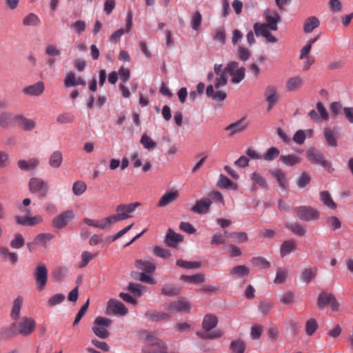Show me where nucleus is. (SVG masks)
Here are the masks:
<instances>
[{"mask_svg":"<svg viewBox=\"0 0 353 353\" xmlns=\"http://www.w3.org/2000/svg\"><path fill=\"white\" fill-rule=\"evenodd\" d=\"M139 205L140 203L139 202L119 205L116 208V214L109 216L111 223L113 224L132 217V214Z\"/></svg>","mask_w":353,"mask_h":353,"instance_id":"obj_1","label":"nucleus"},{"mask_svg":"<svg viewBox=\"0 0 353 353\" xmlns=\"http://www.w3.org/2000/svg\"><path fill=\"white\" fill-rule=\"evenodd\" d=\"M36 327L35 321L30 317H23L20 321L14 322L11 327V332L14 334L26 336L30 335Z\"/></svg>","mask_w":353,"mask_h":353,"instance_id":"obj_2","label":"nucleus"},{"mask_svg":"<svg viewBox=\"0 0 353 353\" xmlns=\"http://www.w3.org/2000/svg\"><path fill=\"white\" fill-rule=\"evenodd\" d=\"M112 323V321L103 316H97L94 321V326L92 330L96 336L101 339H106L109 336L110 332L106 329Z\"/></svg>","mask_w":353,"mask_h":353,"instance_id":"obj_3","label":"nucleus"},{"mask_svg":"<svg viewBox=\"0 0 353 353\" xmlns=\"http://www.w3.org/2000/svg\"><path fill=\"white\" fill-rule=\"evenodd\" d=\"M297 217L305 221L317 220L319 218V212L311 206L303 205L294 209Z\"/></svg>","mask_w":353,"mask_h":353,"instance_id":"obj_4","label":"nucleus"},{"mask_svg":"<svg viewBox=\"0 0 353 353\" xmlns=\"http://www.w3.org/2000/svg\"><path fill=\"white\" fill-rule=\"evenodd\" d=\"M307 159L314 164L321 165L325 169H327L330 172L333 170L330 162L324 159L322 153L314 148H310L306 152Z\"/></svg>","mask_w":353,"mask_h":353,"instance_id":"obj_5","label":"nucleus"},{"mask_svg":"<svg viewBox=\"0 0 353 353\" xmlns=\"http://www.w3.org/2000/svg\"><path fill=\"white\" fill-rule=\"evenodd\" d=\"M28 185L29 190L32 193H37L38 196L41 199H43L46 196L48 186L42 179L38 177L31 178Z\"/></svg>","mask_w":353,"mask_h":353,"instance_id":"obj_6","label":"nucleus"},{"mask_svg":"<svg viewBox=\"0 0 353 353\" xmlns=\"http://www.w3.org/2000/svg\"><path fill=\"white\" fill-rule=\"evenodd\" d=\"M34 278L36 281V287L39 291H42L48 281V270L44 263L39 264L34 272Z\"/></svg>","mask_w":353,"mask_h":353,"instance_id":"obj_7","label":"nucleus"},{"mask_svg":"<svg viewBox=\"0 0 353 353\" xmlns=\"http://www.w3.org/2000/svg\"><path fill=\"white\" fill-rule=\"evenodd\" d=\"M128 312L127 307L121 301L114 299L108 301L106 308L108 314L125 316Z\"/></svg>","mask_w":353,"mask_h":353,"instance_id":"obj_8","label":"nucleus"},{"mask_svg":"<svg viewBox=\"0 0 353 353\" xmlns=\"http://www.w3.org/2000/svg\"><path fill=\"white\" fill-rule=\"evenodd\" d=\"M74 213L73 210H66L55 216L52 219V225L57 229L63 228L74 218Z\"/></svg>","mask_w":353,"mask_h":353,"instance_id":"obj_9","label":"nucleus"},{"mask_svg":"<svg viewBox=\"0 0 353 353\" xmlns=\"http://www.w3.org/2000/svg\"><path fill=\"white\" fill-rule=\"evenodd\" d=\"M145 341L147 345L151 347L149 353H160L163 349L167 352V345L165 343L154 335L148 334Z\"/></svg>","mask_w":353,"mask_h":353,"instance_id":"obj_10","label":"nucleus"},{"mask_svg":"<svg viewBox=\"0 0 353 353\" xmlns=\"http://www.w3.org/2000/svg\"><path fill=\"white\" fill-rule=\"evenodd\" d=\"M167 309L171 312H188L191 309V304L184 298H180L176 301L170 303Z\"/></svg>","mask_w":353,"mask_h":353,"instance_id":"obj_11","label":"nucleus"},{"mask_svg":"<svg viewBox=\"0 0 353 353\" xmlns=\"http://www.w3.org/2000/svg\"><path fill=\"white\" fill-rule=\"evenodd\" d=\"M248 123L245 118H241L237 121L230 124L225 128V131L230 132V136L243 132L248 127Z\"/></svg>","mask_w":353,"mask_h":353,"instance_id":"obj_12","label":"nucleus"},{"mask_svg":"<svg viewBox=\"0 0 353 353\" xmlns=\"http://www.w3.org/2000/svg\"><path fill=\"white\" fill-rule=\"evenodd\" d=\"M212 201L210 199L203 197L197 201L194 205L191 208V210L196 214H204L208 212Z\"/></svg>","mask_w":353,"mask_h":353,"instance_id":"obj_13","label":"nucleus"},{"mask_svg":"<svg viewBox=\"0 0 353 353\" xmlns=\"http://www.w3.org/2000/svg\"><path fill=\"white\" fill-rule=\"evenodd\" d=\"M44 83L39 81L33 85L25 87L23 89V93L30 97H37L41 95L44 92Z\"/></svg>","mask_w":353,"mask_h":353,"instance_id":"obj_14","label":"nucleus"},{"mask_svg":"<svg viewBox=\"0 0 353 353\" xmlns=\"http://www.w3.org/2000/svg\"><path fill=\"white\" fill-rule=\"evenodd\" d=\"M145 317L150 321L157 322L163 320H169L171 316L164 312L149 310L145 313Z\"/></svg>","mask_w":353,"mask_h":353,"instance_id":"obj_15","label":"nucleus"},{"mask_svg":"<svg viewBox=\"0 0 353 353\" xmlns=\"http://www.w3.org/2000/svg\"><path fill=\"white\" fill-rule=\"evenodd\" d=\"M264 15L267 21L265 24L270 27V30H276L278 29L277 23L280 21V16L276 12H272L270 9H267L264 12Z\"/></svg>","mask_w":353,"mask_h":353,"instance_id":"obj_16","label":"nucleus"},{"mask_svg":"<svg viewBox=\"0 0 353 353\" xmlns=\"http://www.w3.org/2000/svg\"><path fill=\"white\" fill-rule=\"evenodd\" d=\"M183 237L181 234L175 233L172 230L169 229L167 232L165 242L169 247L175 248L179 243L183 241Z\"/></svg>","mask_w":353,"mask_h":353,"instance_id":"obj_17","label":"nucleus"},{"mask_svg":"<svg viewBox=\"0 0 353 353\" xmlns=\"http://www.w3.org/2000/svg\"><path fill=\"white\" fill-rule=\"evenodd\" d=\"M270 173L271 175L274 177L276 179V181L279 185V187L283 190H285L288 188V183L287 180V177L285 176V172L280 170L276 169L274 170H270Z\"/></svg>","mask_w":353,"mask_h":353,"instance_id":"obj_18","label":"nucleus"},{"mask_svg":"<svg viewBox=\"0 0 353 353\" xmlns=\"http://www.w3.org/2000/svg\"><path fill=\"white\" fill-rule=\"evenodd\" d=\"M218 323L217 317L212 314H206L202 322V327L206 332L210 331L214 328Z\"/></svg>","mask_w":353,"mask_h":353,"instance_id":"obj_19","label":"nucleus"},{"mask_svg":"<svg viewBox=\"0 0 353 353\" xmlns=\"http://www.w3.org/2000/svg\"><path fill=\"white\" fill-rule=\"evenodd\" d=\"M179 196V192L176 190L166 192L160 199L158 203L159 207H164L170 203L174 201Z\"/></svg>","mask_w":353,"mask_h":353,"instance_id":"obj_20","label":"nucleus"},{"mask_svg":"<svg viewBox=\"0 0 353 353\" xmlns=\"http://www.w3.org/2000/svg\"><path fill=\"white\" fill-rule=\"evenodd\" d=\"M206 94L208 97L212 98L213 100L217 102L223 101L225 99L227 94L225 92L221 90H218L214 92V86L212 85H209L206 88Z\"/></svg>","mask_w":353,"mask_h":353,"instance_id":"obj_21","label":"nucleus"},{"mask_svg":"<svg viewBox=\"0 0 353 353\" xmlns=\"http://www.w3.org/2000/svg\"><path fill=\"white\" fill-rule=\"evenodd\" d=\"M249 273V268L244 265H236L230 270V275L234 279L246 276Z\"/></svg>","mask_w":353,"mask_h":353,"instance_id":"obj_22","label":"nucleus"},{"mask_svg":"<svg viewBox=\"0 0 353 353\" xmlns=\"http://www.w3.org/2000/svg\"><path fill=\"white\" fill-rule=\"evenodd\" d=\"M303 78L296 76L291 77L288 79L286 83V89L288 91L294 92L297 89L301 88L303 85Z\"/></svg>","mask_w":353,"mask_h":353,"instance_id":"obj_23","label":"nucleus"},{"mask_svg":"<svg viewBox=\"0 0 353 353\" xmlns=\"http://www.w3.org/2000/svg\"><path fill=\"white\" fill-rule=\"evenodd\" d=\"M246 343L241 339L232 341L230 344L232 353H244L246 350Z\"/></svg>","mask_w":353,"mask_h":353,"instance_id":"obj_24","label":"nucleus"},{"mask_svg":"<svg viewBox=\"0 0 353 353\" xmlns=\"http://www.w3.org/2000/svg\"><path fill=\"white\" fill-rule=\"evenodd\" d=\"M319 25L320 21L316 17H310L304 22L303 31L306 33H310L319 27Z\"/></svg>","mask_w":353,"mask_h":353,"instance_id":"obj_25","label":"nucleus"},{"mask_svg":"<svg viewBox=\"0 0 353 353\" xmlns=\"http://www.w3.org/2000/svg\"><path fill=\"white\" fill-rule=\"evenodd\" d=\"M15 119L19 122L22 128L26 131L32 130L36 127V122L32 119H29L22 115H17Z\"/></svg>","mask_w":353,"mask_h":353,"instance_id":"obj_26","label":"nucleus"},{"mask_svg":"<svg viewBox=\"0 0 353 353\" xmlns=\"http://www.w3.org/2000/svg\"><path fill=\"white\" fill-rule=\"evenodd\" d=\"M135 266L137 268L143 270L147 273H152L156 269V265L154 263L139 259L135 261Z\"/></svg>","mask_w":353,"mask_h":353,"instance_id":"obj_27","label":"nucleus"},{"mask_svg":"<svg viewBox=\"0 0 353 353\" xmlns=\"http://www.w3.org/2000/svg\"><path fill=\"white\" fill-rule=\"evenodd\" d=\"M316 268H310L303 270L301 274V279L303 282L308 283L311 282L317 274Z\"/></svg>","mask_w":353,"mask_h":353,"instance_id":"obj_28","label":"nucleus"},{"mask_svg":"<svg viewBox=\"0 0 353 353\" xmlns=\"http://www.w3.org/2000/svg\"><path fill=\"white\" fill-rule=\"evenodd\" d=\"M296 248V243L294 240L284 241L280 248V254L282 257L289 254L295 250Z\"/></svg>","mask_w":353,"mask_h":353,"instance_id":"obj_29","label":"nucleus"},{"mask_svg":"<svg viewBox=\"0 0 353 353\" xmlns=\"http://www.w3.org/2000/svg\"><path fill=\"white\" fill-rule=\"evenodd\" d=\"M23 302V299L22 296H20L15 299L13 301V305L10 314V316L13 320H17L19 319Z\"/></svg>","mask_w":353,"mask_h":353,"instance_id":"obj_30","label":"nucleus"},{"mask_svg":"<svg viewBox=\"0 0 353 353\" xmlns=\"http://www.w3.org/2000/svg\"><path fill=\"white\" fill-rule=\"evenodd\" d=\"M325 140L327 145L330 147L337 146V139L335 132L329 128H324L323 130Z\"/></svg>","mask_w":353,"mask_h":353,"instance_id":"obj_31","label":"nucleus"},{"mask_svg":"<svg viewBox=\"0 0 353 353\" xmlns=\"http://www.w3.org/2000/svg\"><path fill=\"white\" fill-rule=\"evenodd\" d=\"M180 279L188 283H201L205 281V278L203 274H196L194 275H181Z\"/></svg>","mask_w":353,"mask_h":353,"instance_id":"obj_32","label":"nucleus"},{"mask_svg":"<svg viewBox=\"0 0 353 353\" xmlns=\"http://www.w3.org/2000/svg\"><path fill=\"white\" fill-rule=\"evenodd\" d=\"M279 161L287 166H293L301 162V158L295 154L281 155Z\"/></svg>","mask_w":353,"mask_h":353,"instance_id":"obj_33","label":"nucleus"},{"mask_svg":"<svg viewBox=\"0 0 353 353\" xmlns=\"http://www.w3.org/2000/svg\"><path fill=\"white\" fill-rule=\"evenodd\" d=\"M63 161V155L61 151H55L50 156L49 164L52 168H58Z\"/></svg>","mask_w":353,"mask_h":353,"instance_id":"obj_34","label":"nucleus"},{"mask_svg":"<svg viewBox=\"0 0 353 353\" xmlns=\"http://www.w3.org/2000/svg\"><path fill=\"white\" fill-rule=\"evenodd\" d=\"M334 295L332 294H328L326 292H321L319 294L317 305L320 310H322L327 304H330V301L333 300Z\"/></svg>","mask_w":353,"mask_h":353,"instance_id":"obj_35","label":"nucleus"},{"mask_svg":"<svg viewBox=\"0 0 353 353\" xmlns=\"http://www.w3.org/2000/svg\"><path fill=\"white\" fill-rule=\"evenodd\" d=\"M15 117L10 112H3L0 114V125L8 128L13 123Z\"/></svg>","mask_w":353,"mask_h":353,"instance_id":"obj_36","label":"nucleus"},{"mask_svg":"<svg viewBox=\"0 0 353 353\" xmlns=\"http://www.w3.org/2000/svg\"><path fill=\"white\" fill-rule=\"evenodd\" d=\"M254 32L257 37L262 36L265 37L269 32L270 27L265 23H255L253 26Z\"/></svg>","mask_w":353,"mask_h":353,"instance_id":"obj_37","label":"nucleus"},{"mask_svg":"<svg viewBox=\"0 0 353 353\" xmlns=\"http://www.w3.org/2000/svg\"><path fill=\"white\" fill-rule=\"evenodd\" d=\"M39 160L37 159H31L28 161L25 160H19L18 161V166L21 170H32L34 169L39 165Z\"/></svg>","mask_w":353,"mask_h":353,"instance_id":"obj_38","label":"nucleus"},{"mask_svg":"<svg viewBox=\"0 0 353 353\" xmlns=\"http://www.w3.org/2000/svg\"><path fill=\"white\" fill-rule=\"evenodd\" d=\"M176 264L177 266H179L180 268H182L184 269H188V270L198 269L201 266V262L187 261H184L183 259L176 260Z\"/></svg>","mask_w":353,"mask_h":353,"instance_id":"obj_39","label":"nucleus"},{"mask_svg":"<svg viewBox=\"0 0 353 353\" xmlns=\"http://www.w3.org/2000/svg\"><path fill=\"white\" fill-rule=\"evenodd\" d=\"M0 254L6 261H10L13 264L18 261V255L15 252H11L9 250L4 247L0 248Z\"/></svg>","mask_w":353,"mask_h":353,"instance_id":"obj_40","label":"nucleus"},{"mask_svg":"<svg viewBox=\"0 0 353 353\" xmlns=\"http://www.w3.org/2000/svg\"><path fill=\"white\" fill-rule=\"evenodd\" d=\"M180 288L174 284L164 285L161 289V294L165 296H175L180 293Z\"/></svg>","mask_w":353,"mask_h":353,"instance_id":"obj_41","label":"nucleus"},{"mask_svg":"<svg viewBox=\"0 0 353 353\" xmlns=\"http://www.w3.org/2000/svg\"><path fill=\"white\" fill-rule=\"evenodd\" d=\"M52 238L53 235L50 233H41L34 237V241L37 245L45 246Z\"/></svg>","mask_w":353,"mask_h":353,"instance_id":"obj_42","label":"nucleus"},{"mask_svg":"<svg viewBox=\"0 0 353 353\" xmlns=\"http://www.w3.org/2000/svg\"><path fill=\"white\" fill-rule=\"evenodd\" d=\"M321 201L327 207L335 210L336 208V204L332 200L330 193L327 191H322L320 193Z\"/></svg>","mask_w":353,"mask_h":353,"instance_id":"obj_43","label":"nucleus"},{"mask_svg":"<svg viewBox=\"0 0 353 353\" xmlns=\"http://www.w3.org/2000/svg\"><path fill=\"white\" fill-rule=\"evenodd\" d=\"M131 276L135 280H139L147 283L154 284L156 283L152 277L143 272H132Z\"/></svg>","mask_w":353,"mask_h":353,"instance_id":"obj_44","label":"nucleus"},{"mask_svg":"<svg viewBox=\"0 0 353 353\" xmlns=\"http://www.w3.org/2000/svg\"><path fill=\"white\" fill-rule=\"evenodd\" d=\"M280 151L276 147H271L262 155V159L267 161H272L279 156Z\"/></svg>","mask_w":353,"mask_h":353,"instance_id":"obj_45","label":"nucleus"},{"mask_svg":"<svg viewBox=\"0 0 353 353\" xmlns=\"http://www.w3.org/2000/svg\"><path fill=\"white\" fill-rule=\"evenodd\" d=\"M41 21L37 15L34 13H30L24 17L23 24L26 26H37L40 25Z\"/></svg>","mask_w":353,"mask_h":353,"instance_id":"obj_46","label":"nucleus"},{"mask_svg":"<svg viewBox=\"0 0 353 353\" xmlns=\"http://www.w3.org/2000/svg\"><path fill=\"white\" fill-rule=\"evenodd\" d=\"M274 303L272 301L265 300L261 301L259 305V310L263 315H268L274 307Z\"/></svg>","mask_w":353,"mask_h":353,"instance_id":"obj_47","label":"nucleus"},{"mask_svg":"<svg viewBox=\"0 0 353 353\" xmlns=\"http://www.w3.org/2000/svg\"><path fill=\"white\" fill-rule=\"evenodd\" d=\"M252 264L256 267H261L268 269L270 267V263L261 256L252 257L250 260Z\"/></svg>","mask_w":353,"mask_h":353,"instance_id":"obj_48","label":"nucleus"},{"mask_svg":"<svg viewBox=\"0 0 353 353\" xmlns=\"http://www.w3.org/2000/svg\"><path fill=\"white\" fill-rule=\"evenodd\" d=\"M87 189L85 183L81 181H77L72 185V192L74 195L80 196L83 194Z\"/></svg>","mask_w":353,"mask_h":353,"instance_id":"obj_49","label":"nucleus"},{"mask_svg":"<svg viewBox=\"0 0 353 353\" xmlns=\"http://www.w3.org/2000/svg\"><path fill=\"white\" fill-rule=\"evenodd\" d=\"M326 224L331 230H336L341 227V221L336 216H328L326 219Z\"/></svg>","mask_w":353,"mask_h":353,"instance_id":"obj_50","label":"nucleus"},{"mask_svg":"<svg viewBox=\"0 0 353 353\" xmlns=\"http://www.w3.org/2000/svg\"><path fill=\"white\" fill-rule=\"evenodd\" d=\"M318 328V323L316 321L313 319L310 318L306 321L305 323V332L307 335L312 336L314 334V333L316 332V330Z\"/></svg>","mask_w":353,"mask_h":353,"instance_id":"obj_51","label":"nucleus"},{"mask_svg":"<svg viewBox=\"0 0 353 353\" xmlns=\"http://www.w3.org/2000/svg\"><path fill=\"white\" fill-rule=\"evenodd\" d=\"M95 256L96 254H92L88 251H83L81 255V261L79 263L78 267L79 268H85Z\"/></svg>","mask_w":353,"mask_h":353,"instance_id":"obj_52","label":"nucleus"},{"mask_svg":"<svg viewBox=\"0 0 353 353\" xmlns=\"http://www.w3.org/2000/svg\"><path fill=\"white\" fill-rule=\"evenodd\" d=\"M287 228L292 231V233L300 236H303L305 234V229L298 223H291L286 225Z\"/></svg>","mask_w":353,"mask_h":353,"instance_id":"obj_53","label":"nucleus"},{"mask_svg":"<svg viewBox=\"0 0 353 353\" xmlns=\"http://www.w3.org/2000/svg\"><path fill=\"white\" fill-rule=\"evenodd\" d=\"M25 244V239L21 234H16L14 238L10 241V246L14 249H19Z\"/></svg>","mask_w":353,"mask_h":353,"instance_id":"obj_54","label":"nucleus"},{"mask_svg":"<svg viewBox=\"0 0 353 353\" xmlns=\"http://www.w3.org/2000/svg\"><path fill=\"white\" fill-rule=\"evenodd\" d=\"M288 274V270L286 269H279L276 271V277L274 280L275 284H281L284 283Z\"/></svg>","mask_w":353,"mask_h":353,"instance_id":"obj_55","label":"nucleus"},{"mask_svg":"<svg viewBox=\"0 0 353 353\" xmlns=\"http://www.w3.org/2000/svg\"><path fill=\"white\" fill-rule=\"evenodd\" d=\"M201 21H202L201 14L199 11L195 12L193 14V15L192 17L191 21H190V25H191L192 28L194 30H197L199 28V27L201 26Z\"/></svg>","mask_w":353,"mask_h":353,"instance_id":"obj_56","label":"nucleus"},{"mask_svg":"<svg viewBox=\"0 0 353 353\" xmlns=\"http://www.w3.org/2000/svg\"><path fill=\"white\" fill-rule=\"evenodd\" d=\"M245 69L243 67L238 68L234 72L230 74L232 77V82L233 83H239L245 77Z\"/></svg>","mask_w":353,"mask_h":353,"instance_id":"obj_57","label":"nucleus"},{"mask_svg":"<svg viewBox=\"0 0 353 353\" xmlns=\"http://www.w3.org/2000/svg\"><path fill=\"white\" fill-rule=\"evenodd\" d=\"M140 143L146 149H152L155 148L156 143L146 134H143L141 138Z\"/></svg>","mask_w":353,"mask_h":353,"instance_id":"obj_58","label":"nucleus"},{"mask_svg":"<svg viewBox=\"0 0 353 353\" xmlns=\"http://www.w3.org/2000/svg\"><path fill=\"white\" fill-rule=\"evenodd\" d=\"M89 304H90V301H89V299H88L87 301L85 303V304L83 305H82V307L78 312V313L75 317V319L73 322V326L77 325L79 323V322L81 321L82 317L85 315V314L88 311Z\"/></svg>","mask_w":353,"mask_h":353,"instance_id":"obj_59","label":"nucleus"},{"mask_svg":"<svg viewBox=\"0 0 353 353\" xmlns=\"http://www.w3.org/2000/svg\"><path fill=\"white\" fill-rule=\"evenodd\" d=\"M344 109L345 108L343 107L342 104L339 102H332L330 104V110L334 117L343 114Z\"/></svg>","mask_w":353,"mask_h":353,"instance_id":"obj_60","label":"nucleus"},{"mask_svg":"<svg viewBox=\"0 0 353 353\" xmlns=\"http://www.w3.org/2000/svg\"><path fill=\"white\" fill-rule=\"evenodd\" d=\"M74 116L71 115L69 113L64 112V113L60 114L57 117V121L61 124H65V123H72L74 121Z\"/></svg>","mask_w":353,"mask_h":353,"instance_id":"obj_61","label":"nucleus"},{"mask_svg":"<svg viewBox=\"0 0 353 353\" xmlns=\"http://www.w3.org/2000/svg\"><path fill=\"white\" fill-rule=\"evenodd\" d=\"M233 185V183L227 176L223 174L219 176V179L217 182V186L221 188H229Z\"/></svg>","mask_w":353,"mask_h":353,"instance_id":"obj_62","label":"nucleus"},{"mask_svg":"<svg viewBox=\"0 0 353 353\" xmlns=\"http://www.w3.org/2000/svg\"><path fill=\"white\" fill-rule=\"evenodd\" d=\"M110 225H112L111 221L110 220L109 216H108L101 220H94L93 227L99 229H105Z\"/></svg>","mask_w":353,"mask_h":353,"instance_id":"obj_63","label":"nucleus"},{"mask_svg":"<svg viewBox=\"0 0 353 353\" xmlns=\"http://www.w3.org/2000/svg\"><path fill=\"white\" fill-rule=\"evenodd\" d=\"M85 22L82 20H78L72 23L70 28H72L77 34H81L85 30Z\"/></svg>","mask_w":353,"mask_h":353,"instance_id":"obj_64","label":"nucleus"}]
</instances>
